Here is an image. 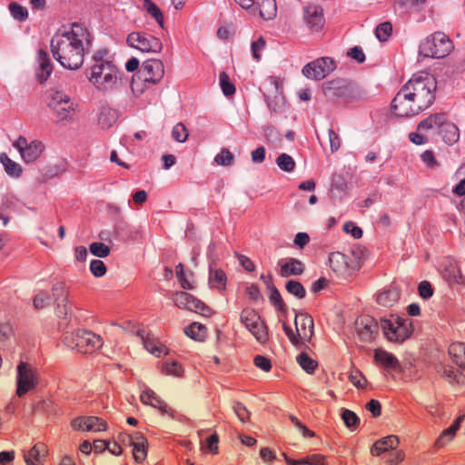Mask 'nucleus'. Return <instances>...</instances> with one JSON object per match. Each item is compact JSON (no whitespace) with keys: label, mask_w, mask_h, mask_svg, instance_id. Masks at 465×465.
I'll list each match as a JSON object with an SVG mask.
<instances>
[{"label":"nucleus","mask_w":465,"mask_h":465,"mask_svg":"<svg viewBox=\"0 0 465 465\" xmlns=\"http://www.w3.org/2000/svg\"><path fill=\"white\" fill-rule=\"evenodd\" d=\"M391 32H392V25L390 22H384V23H381L380 24L376 30H375V35H376V37L381 41V42H385L388 40L389 36L391 35Z\"/></svg>","instance_id":"48"},{"label":"nucleus","mask_w":465,"mask_h":465,"mask_svg":"<svg viewBox=\"0 0 465 465\" xmlns=\"http://www.w3.org/2000/svg\"><path fill=\"white\" fill-rule=\"evenodd\" d=\"M276 163L282 171H284L287 173L292 172L295 169V165H296L293 158L285 153H281L276 158Z\"/></svg>","instance_id":"41"},{"label":"nucleus","mask_w":465,"mask_h":465,"mask_svg":"<svg viewBox=\"0 0 465 465\" xmlns=\"http://www.w3.org/2000/svg\"><path fill=\"white\" fill-rule=\"evenodd\" d=\"M374 359L387 370H397L400 367L398 359L392 353L381 348L374 351Z\"/></svg>","instance_id":"21"},{"label":"nucleus","mask_w":465,"mask_h":465,"mask_svg":"<svg viewBox=\"0 0 465 465\" xmlns=\"http://www.w3.org/2000/svg\"><path fill=\"white\" fill-rule=\"evenodd\" d=\"M246 328L252 332V334L260 343H265L268 341L267 326L261 317L257 322L249 325Z\"/></svg>","instance_id":"32"},{"label":"nucleus","mask_w":465,"mask_h":465,"mask_svg":"<svg viewBox=\"0 0 465 465\" xmlns=\"http://www.w3.org/2000/svg\"><path fill=\"white\" fill-rule=\"evenodd\" d=\"M446 114L443 113H437L430 114L424 120L420 121L417 126V130L419 132L431 130L433 128H437L440 130L443 121H445Z\"/></svg>","instance_id":"24"},{"label":"nucleus","mask_w":465,"mask_h":465,"mask_svg":"<svg viewBox=\"0 0 465 465\" xmlns=\"http://www.w3.org/2000/svg\"><path fill=\"white\" fill-rule=\"evenodd\" d=\"M269 290L271 291V294L269 296V300L271 303L280 312L286 313L287 308L286 305L281 296L280 292L274 286L273 283L269 284Z\"/></svg>","instance_id":"38"},{"label":"nucleus","mask_w":465,"mask_h":465,"mask_svg":"<svg viewBox=\"0 0 465 465\" xmlns=\"http://www.w3.org/2000/svg\"><path fill=\"white\" fill-rule=\"evenodd\" d=\"M89 249L93 255L99 258H104L110 254V248L103 242H92Z\"/></svg>","instance_id":"50"},{"label":"nucleus","mask_w":465,"mask_h":465,"mask_svg":"<svg viewBox=\"0 0 465 465\" xmlns=\"http://www.w3.org/2000/svg\"><path fill=\"white\" fill-rule=\"evenodd\" d=\"M48 107L55 114L58 121L68 120L74 111V103L68 94L58 90H50Z\"/></svg>","instance_id":"6"},{"label":"nucleus","mask_w":465,"mask_h":465,"mask_svg":"<svg viewBox=\"0 0 465 465\" xmlns=\"http://www.w3.org/2000/svg\"><path fill=\"white\" fill-rule=\"evenodd\" d=\"M107 430V423L102 418L96 416H86L87 431H104Z\"/></svg>","instance_id":"39"},{"label":"nucleus","mask_w":465,"mask_h":465,"mask_svg":"<svg viewBox=\"0 0 465 465\" xmlns=\"http://www.w3.org/2000/svg\"><path fill=\"white\" fill-rule=\"evenodd\" d=\"M37 58L39 62V68L36 72V75L39 82L44 83L52 74L53 66L45 51L40 49L37 53Z\"/></svg>","instance_id":"19"},{"label":"nucleus","mask_w":465,"mask_h":465,"mask_svg":"<svg viewBox=\"0 0 465 465\" xmlns=\"http://www.w3.org/2000/svg\"><path fill=\"white\" fill-rule=\"evenodd\" d=\"M8 8H9V11L12 15V16L19 21V22H23V21H25L28 17V11L25 7L22 6L21 5L15 3V2H11L8 5Z\"/></svg>","instance_id":"43"},{"label":"nucleus","mask_w":465,"mask_h":465,"mask_svg":"<svg viewBox=\"0 0 465 465\" xmlns=\"http://www.w3.org/2000/svg\"><path fill=\"white\" fill-rule=\"evenodd\" d=\"M279 274L282 278L302 275L305 271L304 263L296 258H286L278 261Z\"/></svg>","instance_id":"15"},{"label":"nucleus","mask_w":465,"mask_h":465,"mask_svg":"<svg viewBox=\"0 0 465 465\" xmlns=\"http://www.w3.org/2000/svg\"><path fill=\"white\" fill-rule=\"evenodd\" d=\"M349 380L357 388H364L367 382L365 377L358 370L352 371L350 373Z\"/></svg>","instance_id":"56"},{"label":"nucleus","mask_w":465,"mask_h":465,"mask_svg":"<svg viewBox=\"0 0 465 465\" xmlns=\"http://www.w3.org/2000/svg\"><path fill=\"white\" fill-rule=\"evenodd\" d=\"M139 74L143 77L145 83L156 84L164 74V66L161 60L148 59L143 63Z\"/></svg>","instance_id":"14"},{"label":"nucleus","mask_w":465,"mask_h":465,"mask_svg":"<svg viewBox=\"0 0 465 465\" xmlns=\"http://www.w3.org/2000/svg\"><path fill=\"white\" fill-rule=\"evenodd\" d=\"M46 454V446L42 442H38L31 450L25 452L24 458L27 465H40Z\"/></svg>","instance_id":"18"},{"label":"nucleus","mask_w":465,"mask_h":465,"mask_svg":"<svg viewBox=\"0 0 465 465\" xmlns=\"http://www.w3.org/2000/svg\"><path fill=\"white\" fill-rule=\"evenodd\" d=\"M232 409L242 422H246L249 420L251 413L242 402H234Z\"/></svg>","instance_id":"55"},{"label":"nucleus","mask_w":465,"mask_h":465,"mask_svg":"<svg viewBox=\"0 0 465 465\" xmlns=\"http://www.w3.org/2000/svg\"><path fill=\"white\" fill-rule=\"evenodd\" d=\"M252 9L253 12L258 10L260 15L265 20L273 18L277 12L275 0H259V4H255Z\"/></svg>","instance_id":"25"},{"label":"nucleus","mask_w":465,"mask_h":465,"mask_svg":"<svg viewBox=\"0 0 465 465\" xmlns=\"http://www.w3.org/2000/svg\"><path fill=\"white\" fill-rule=\"evenodd\" d=\"M324 96L331 102H352L363 98L362 91L351 82L337 78L323 83L322 87Z\"/></svg>","instance_id":"3"},{"label":"nucleus","mask_w":465,"mask_h":465,"mask_svg":"<svg viewBox=\"0 0 465 465\" xmlns=\"http://www.w3.org/2000/svg\"><path fill=\"white\" fill-rule=\"evenodd\" d=\"M0 162L5 167V171L11 176L19 177L22 173L20 164L11 160L5 153L0 154Z\"/></svg>","instance_id":"35"},{"label":"nucleus","mask_w":465,"mask_h":465,"mask_svg":"<svg viewBox=\"0 0 465 465\" xmlns=\"http://www.w3.org/2000/svg\"><path fill=\"white\" fill-rule=\"evenodd\" d=\"M465 414L460 415L454 423L442 431L441 435L436 441L437 446L441 447L446 444L450 439L455 435L456 431L459 430L460 423L464 420Z\"/></svg>","instance_id":"31"},{"label":"nucleus","mask_w":465,"mask_h":465,"mask_svg":"<svg viewBox=\"0 0 465 465\" xmlns=\"http://www.w3.org/2000/svg\"><path fill=\"white\" fill-rule=\"evenodd\" d=\"M16 395L23 397L38 383V376L35 368L30 364L21 361L16 368Z\"/></svg>","instance_id":"7"},{"label":"nucleus","mask_w":465,"mask_h":465,"mask_svg":"<svg viewBox=\"0 0 465 465\" xmlns=\"http://www.w3.org/2000/svg\"><path fill=\"white\" fill-rule=\"evenodd\" d=\"M76 341V350L81 353H92L103 345L101 336L87 330H78Z\"/></svg>","instance_id":"12"},{"label":"nucleus","mask_w":465,"mask_h":465,"mask_svg":"<svg viewBox=\"0 0 465 465\" xmlns=\"http://www.w3.org/2000/svg\"><path fill=\"white\" fill-rule=\"evenodd\" d=\"M439 134L441 135L442 140L449 145L456 143L460 139V130L456 124L448 121L446 116L440 130Z\"/></svg>","instance_id":"17"},{"label":"nucleus","mask_w":465,"mask_h":465,"mask_svg":"<svg viewBox=\"0 0 465 465\" xmlns=\"http://www.w3.org/2000/svg\"><path fill=\"white\" fill-rule=\"evenodd\" d=\"M188 131L183 124H176L172 130V137L178 143H184L188 138Z\"/></svg>","instance_id":"49"},{"label":"nucleus","mask_w":465,"mask_h":465,"mask_svg":"<svg viewBox=\"0 0 465 465\" xmlns=\"http://www.w3.org/2000/svg\"><path fill=\"white\" fill-rule=\"evenodd\" d=\"M336 68L335 62L331 57H321L308 63L302 68V74L315 81H320L332 73Z\"/></svg>","instance_id":"8"},{"label":"nucleus","mask_w":465,"mask_h":465,"mask_svg":"<svg viewBox=\"0 0 465 465\" xmlns=\"http://www.w3.org/2000/svg\"><path fill=\"white\" fill-rule=\"evenodd\" d=\"M265 47V40L261 36L258 40L252 43V54L254 59L260 60V52Z\"/></svg>","instance_id":"61"},{"label":"nucleus","mask_w":465,"mask_h":465,"mask_svg":"<svg viewBox=\"0 0 465 465\" xmlns=\"http://www.w3.org/2000/svg\"><path fill=\"white\" fill-rule=\"evenodd\" d=\"M347 54L351 58L357 61L359 64H362L365 61V54L360 46H354L351 48Z\"/></svg>","instance_id":"64"},{"label":"nucleus","mask_w":465,"mask_h":465,"mask_svg":"<svg viewBox=\"0 0 465 465\" xmlns=\"http://www.w3.org/2000/svg\"><path fill=\"white\" fill-rule=\"evenodd\" d=\"M285 289L286 291L295 296L298 299H303L306 296V290L303 287V285L294 280H290L285 283Z\"/></svg>","instance_id":"40"},{"label":"nucleus","mask_w":465,"mask_h":465,"mask_svg":"<svg viewBox=\"0 0 465 465\" xmlns=\"http://www.w3.org/2000/svg\"><path fill=\"white\" fill-rule=\"evenodd\" d=\"M295 326L298 331V335L302 334L306 337H311L313 334V319L312 317L305 312H299L295 314Z\"/></svg>","instance_id":"16"},{"label":"nucleus","mask_w":465,"mask_h":465,"mask_svg":"<svg viewBox=\"0 0 465 465\" xmlns=\"http://www.w3.org/2000/svg\"><path fill=\"white\" fill-rule=\"evenodd\" d=\"M163 371L169 375L181 376L183 369L177 361L166 362L163 365Z\"/></svg>","instance_id":"60"},{"label":"nucleus","mask_w":465,"mask_h":465,"mask_svg":"<svg viewBox=\"0 0 465 465\" xmlns=\"http://www.w3.org/2000/svg\"><path fill=\"white\" fill-rule=\"evenodd\" d=\"M226 280L225 272L223 270L214 268L213 265H210L209 284L211 288L224 290Z\"/></svg>","instance_id":"29"},{"label":"nucleus","mask_w":465,"mask_h":465,"mask_svg":"<svg viewBox=\"0 0 465 465\" xmlns=\"http://www.w3.org/2000/svg\"><path fill=\"white\" fill-rule=\"evenodd\" d=\"M399 5L410 12H420L426 7L427 0H398Z\"/></svg>","instance_id":"44"},{"label":"nucleus","mask_w":465,"mask_h":465,"mask_svg":"<svg viewBox=\"0 0 465 465\" xmlns=\"http://www.w3.org/2000/svg\"><path fill=\"white\" fill-rule=\"evenodd\" d=\"M54 304L67 303V292L63 282H56L52 287Z\"/></svg>","instance_id":"46"},{"label":"nucleus","mask_w":465,"mask_h":465,"mask_svg":"<svg viewBox=\"0 0 465 465\" xmlns=\"http://www.w3.org/2000/svg\"><path fill=\"white\" fill-rule=\"evenodd\" d=\"M419 294L422 299H429L433 295V288L427 281H422L418 286Z\"/></svg>","instance_id":"59"},{"label":"nucleus","mask_w":465,"mask_h":465,"mask_svg":"<svg viewBox=\"0 0 465 465\" xmlns=\"http://www.w3.org/2000/svg\"><path fill=\"white\" fill-rule=\"evenodd\" d=\"M90 271L94 277H102L106 273V266L101 260H92Z\"/></svg>","instance_id":"54"},{"label":"nucleus","mask_w":465,"mask_h":465,"mask_svg":"<svg viewBox=\"0 0 465 465\" xmlns=\"http://www.w3.org/2000/svg\"><path fill=\"white\" fill-rule=\"evenodd\" d=\"M341 419L345 425L351 430L357 427L360 422V419L356 413L347 409L341 410Z\"/></svg>","instance_id":"47"},{"label":"nucleus","mask_w":465,"mask_h":465,"mask_svg":"<svg viewBox=\"0 0 465 465\" xmlns=\"http://www.w3.org/2000/svg\"><path fill=\"white\" fill-rule=\"evenodd\" d=\"M137 335L142 339L144 348L152 354L160 356L162 351L164 350L163 347L158 346L153 339L146 336L143 330H138Z\"/></svg>","instance_id":"36"},{"label":"nucleus","mask_w":465,"mask_h":465,"mask_svg":"<svg viewBox=\"0 0 465 465\" xmlns=\"http://www.w3.org/2000/svg\"><path fill=\"white\" fill-rule=\"evenodd\" d=\"M219 82L222 91L225 96H232L235 94V86L230 81V77L225 72H222L220 74Z\"/></svg>","instance_id":"45"},{"label":"nucleus","mask_w":465,"mask_h":465,"mask_svg":"<svg viewBox=\"0 0 465 465\" xmlns=\"http://www.w3.org/2000/svg\"><path fill=\"white\" fill-rule=\"evenodd\" d=\"M215 162L220 165H231L233 162V154L228 149L223 148L215 156Z\"/></svg>","instance_id":"53"},{"label":"nucleus","mask_w":465,"mask_h":465,"mask_svg":"<svg viewBox=\"0 0 465 465\" xmlns=\"http://www.w3.org/2000/svg\"><path fill=\"white\" fill-rule=\"evenodd\" d=\"M91 43V34L78 23H73L69 31L51 40V51L54 58L69 70L79 69L84 63V48L83 42Z\"/></svg>","instance_id":"2"},{"label":"nucleus","mask_w":465,"mask_h":465,"mask_svg":"<svg viewBox=\"0 0 465 465\" xmlns=\"http://www.w3.org/2000/svg\"><path fill=\"white\" fill-rule=\"evenodd\" d=\"M44 144L39 141H32L29 146L22 153L23 160L29 163L35 162L42 153Z\"/></svg>","instance_id":"30"},{"label":"nucleus","mask_w":465,"mask_h":465,"mask_svg":"<svg viewBox=\"0 0 465 465\" xmlns=\"http://www.w3.org/2000/svg\"><path fill=\"white\" fill-rule=\"evenodd\" d=\"M264 136H265L267 142L272 143L273 145H278L282 142V136H281L280 133L278 132V130L275 127H273L272 125L267 126L264 129Z\"/></svg>","instance_id":"52"},{"label":"nucleus","mask_w":465,"mask_h":465,"mask_svg":"<svg viewBox=\"0 0 465 465\" xmlns=\"http://www.w3.org/2000/svg\"><path fill=\"white\" fill-rule=\"evenodd\" d=\"M400 291L397 287H391L377 296V302L384 307H391L400 299Z\"/></svg>","instance_id":"27"},{"label":"nucleus","mask_w":465,"mask_h":465,"mask_svg":"<svg viewBox=\"0 0 465 465\" xmlns=\"http://www.w3.org/2000/svg\"><path fill=\"white\" fill-rule=\"evenodd\" d=\"M119 117L118 112L108 105L101 107L98 123L103 129H108L114 124Z\"/></svg>","instance_id":"22"},{"label":"nucleus","mask_w":465,"mask_h":465,"mask_svg":"<svg viewBox=\"0 0 465 465\" xmlns=\"http://www.w3.org/2000/svg\"><path fill=\"white\" fill-rule=\"evenodd\" d=\"M297 362L307 373H312L318 365L317 361L305 352H302L297 356Z\"/></svg>","instance_id":"42"},{"label":"nucleus","mask_w":465,"mask_h":465,"mask_svg":"<svg viewBox=\"0 0 465 465\" xmlns=\"http://www.w3.org/2000/svg\"><path fill=\"white\" fill-rule=\"evenodd\" d=\"M355 327L359 339L361 341L370 342L378 334L380 322H378L374 318L365 315L356 320Z\"/></svg>","instance_id":"11"},{"label":"nucleus","mask_w":465,"mask_h":465,"mask_svg":"<svg viewBox=\"0 0 465 465\" xmlns=\"http://www.w3.org/2000/svg\"><path fill=\"white\" fill-rule=\"evenodd\" d=\"M449 354L453 362L461 370L465 371V344L455 342L449 347Z\"/></svg>","instance_id":"26"},{"label":"nucleus","mask_w":465,"mask_h":465,"mask_svg":"<svg viewBox=\"0 0 465 465\" xmlns=\"http://www.w3.org/2000/svg\"><path fill=\"white\" fill-rule=\"evenodd\" d=\"M143 6L159 25L163 28V15L161 9L152 0H143Z\"/></svg>","instance_id":"37"},{"label":"nucleus","mask_w":465,"mask_h":465,"mask_svg":"<svg viewBox=\"0 0 465 465\" xmlns=\"http://www.w3.org/2000/svg\"><path fill=\"white\" fill-rule=\"evenodd\" d=\"M184 332L191 339L203 341L206 337L207 329L203 324L193 322L184 329Z\"/></svg>","instance_id":"33"},{"label":"nucleus","mask_w":465,"mask_h":465,"mask_svg":"<svg viewBox=\"0 0 465 465\" xmlns=\"http://www.w3.org/2000/svg\"><path fill=\"white\" fill-rule=\"evenodd\" d=\"M127 43L142 52L159 53L163 48V45L158 38L146 33L133 32L129 34Z\"/></svg>","instance_id":"10"},{"label":"nucleus","mask_w":465,"mask_h":465,"mask_svg":"<svg viewBox=\"0 0 465 465\" xmlns=\"http://www.w3.org/2000/svg\"><path fill=\"white\" fill-rule=\"evenodd\" d=\"M260 320V315L252 309H244L241 313V322L245 327L254 324Z\"/></svg>","instance_id":"51"},{"label":"nucleus","mask_w":465,"mask_h":465,"mask_svg":"<svg viewBox=\"0 0 465 465\" xmlns=\"http://www.w3.org/2000/svg\"><path fill=\"white\" fill-rule=\"evenodd\" d=\"M399 444V439L394 435H390L377 440L371 449V453L374 456H380L381 453L396 449Z\"/></svg>","instance_id":"20"},{"label":"nucleus","mask_w":465,"mask_h":465,"mask_svg":"<svg viewBox=\"0 0 465 465\" xmlns=\"http://www.w3.org/2000/svg\"><path fill=\"white\" fill-rule=\"evenodd\" d=\"M303 21L312 32H320L325 25L323 9L319 5H309L303 8Z\"/></svg>","instance_id":"13"},{"label":"nucleus","mask_w":465,"mask_h":465,"mask_svg":"<svg viewBox=\"0 0 465 465\" xmlns=\"http://www.w3.org/2000/svg\"><path fill=\"white\" fill-rule=\"evenodd\" d=\"M219 437L216 433L211 435L207 440L203 448L212 453H218Z\"/></svg>","instance_id":"63"},{"label":"nucleus","mask_w":465,"mask_h":465,"mask_svg":"<svg viewBox=\"0 0 465 465\" xmlns=\"http://www.w3.org/2000/svg\"><path fill=\"white\" fill-rule=\"evenodd\" d=\"M88 78L91 83L97 84L99 89L111 90L116 86L120 79L119 70L112 62L94 64L91 67Z\"/></svg>","instance_id":"5"},{"label":"nucleus","mask_w":465,"mask_h":465,"mask_svg":"<svg viewBox=\"0 0 465 465\" xmlns=\"http://www.w3.org/2000/svg\"><path fill=\"white\" fill-rule=\"evenodd\" d=\"M253 361L257 368L264 371H269L272 369L271 361L264 356L257 355L254 357Z\"/></svg>","instance_id":"62"},{"label":"nucleus","mask_w":465,"mask_h":465,"mask_svg":"<svg viewBox=\"0 0 465 465\" xmlns=\"http://www.w3.org/2000/svg\"><path fill=\"white\" fill-rule=\"evenodd\" d=\"M50 303V296L45 292H41L34 298L33 304L35 309H43Z\"/></svg>","instance_id":"57"},{"label":"nucleus","mask_w":465,"mask_h":465,"mask_svg":"<svg viewBox=\"0 0 465 465\" xmlns=\"http://www.w3.org/2000/svg\"><path fill=\"white\" fill-rule=\"evenodd\" d=\"M173 301L180 309L195 312L204 317H209L213 314V311L210 307L188 292H176L173 295Z\"/></svg>","instance_id":"9"},{"label":"nucleus","mask_w":465,"mask_h":465,"mask_svg":"<svg viewBox=\"0 0 465 465\" xmlns=\"http://www.w3.org/2000/svg\"><path fill=\"white\" fill-rule=\"evenodd\" d=\"M451 40L443 33L436 32L420 45V54L426 57L442 58L452 50Z\"/></svg>","instance_id":"4"},{"label":"nucleus","mask_w":465,"mask_h":465,"mask_svg":"<svg viewBox=\"0 0 465 465\" xmlns=\"http://www.w3.org/2000/svg\"><path fill=\"white\" fill-rule=\"evenodd\" d=\"M175 273L178 281L180 282V284L183 289L185 290H192L193 285L186 280L184 271H183V265L182 263H179L175 268Z\"/></svg>","instance_id":"58"},{"label":"nucleus","mask_w":465,"mask_h":465,"mask_svg":"<svg viewBox=\"0 0 465 465\" xmlns=\"http://www.w3.org/2000/svg\"><path fill=\"white\" fill-rule=\"evenodd\" d=\"M397 321H399L397 327L396 338L394 341L396 342H403L407 339H409L413 332L412 322L409 318H401L397 316Z\"/></svg>","instance_id":"23"},{"label":"nucleus","mask_w":465,"mask_h":465,"mask_svg":"<svg viewBox=\"0 0 465 465\" xmlns=\"http://www.w3.org/2000/svg\"><path fill=\"white\" fill-rule=\"evenodd\" d=\"M437 81L426 72L412 74L391 101V111L400 117H411L434 103Z\"/></svg>","instance_id":"1"},{"label":"nucleus","mask_w":465,"mask_h":465,"mask_svg":"<svg viewBox=\"0 0 465 465\" xmlns=\"http://www.w3.org/2000/svg\"><path fill=\"white\" fill-rule=\"evenodd\" d=\"M399 321H397V316L391 315L390 319L381 318L380 320V328L382 330L385 337L391 342H396L394 338H396V331Z\"/></svg>","instance_id":"28"},{"label":"nucleus","mask_w":465,"mask_h":465,"mask_svg":"<svg viewBox=\"0 0 465 465\" xmlns=\"http://www.w3.org/2000/svg\"><path fill=\"white\" fill-rule=\"evenodd\" d=\"M134 447V458L136 462L143 461L147 456L146 439L143 435L137 434L136 442Z\"/></svg>","instance_id":"34"}]
</instances>
